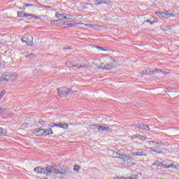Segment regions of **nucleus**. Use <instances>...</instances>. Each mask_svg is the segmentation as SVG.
<instances>
[{"mask_svg":"<svg viewBox=\"0 0 179 179\" xmlns=\"http://www.w3.org/2000/svg\"><path fill=\"white\" fill-rule=\"evenodd\" d=\"M46 176H50V174H62V170L59 166H46Z\"/></svg>","mask_w":179,"mask_h":179,"instance_id":"obj_1","label":"nucleus"},{"mask_svg":"<svg viewBox=\"0 0 179 179\" xmlns=\"http://www.w3.org/2000/svg\"><path fill=\"white\" fill-rule=\"evenodd\" d=\"M117 65V62L115 61H113L111 62L108 63L107 64H101L99 66L101 69H106V71H110V69H114Z\"/></svg>","mask_w":179,"mask_h":179,"instance_id":"obj_2","label":"nucleus"},{"mask_svg":"<svg viewBox=\"0 0 179 179\" xmlns=\"http://www.w3.org/2000/svg\"><path fill=\"white\" fill-rule=\"evenodd\" d=\"M57 90L59 97H66L68 94H72V91H70L69 89L66 87L59 88Z\"/></svg>","mask_w":179,"mask_h":179,"instance_id":"obj_3","label":"nucleus"},{"mask_svg":"<svg viewBox=\"0 0 179 179\" xmlns=\"http://www.w3.org/2000/svg\"><path fill=\"white\" fill-rule=\"evenodd\" d=\"M22 43H26L27 45H33V36L27 34L22 38Z\"/></svg>","mask_w":179,"mask_h":179,"instance_id":"obj_4","label":"nucleus"},{"mask_svg":"<svg viewBox=\"0 0 179 179\" xmlns=\"http://www.w3.org/2000/svg\"><path fill=\"white\" fill-rule=\"evenodd\" d=\"M92 127H94V129H98V131H106V132H111V128L108 127L106 124L102 125V126H99L97 124H93Z\"/></svg>","mask_w":179,"mask_h":179,"instance_id":"obj_5","label":"nucleus"},{"mask_svg":"<svg viewBox=\"0 0 179 179\" xmlns=\"http://www.w3.org/2000/svg\"><path fill=\"white\" fill-rule=\"evenodd\" d=\"M52 24H56L57 26H62L64 24V26H72V24L71 23H66L65 21H62L61 20H55V21H52L51 22Z\"/></svg>","mask_w":179,"mask_h":179,"instance_id":"obj_6","label":"nucleus"},{"mask_svg":"<svg viewBox=\"0 0 179 179\" xmlns=\"http://www.w3.org/2000/svg\"><path fill=\"white\" fill-rule=\"evenodd\" d=\"M34 172L37 173V174H47V168L38 166L34 169Z\"/></svg>","mask_w":179,"mask_h":179,"instance_id":"obj_7","label":"nucleus"},{"mask_svg":"<svg viewBox=\"0 0 179 179\" xmlns=\"http://www.w3.org/2000/svg\"><path fill=\"white\" fill-rule=\"evenodd\" d=\"M2 82H10V73H4L1 77Z\"/></svg>","mask_w":179,"mask_h":179,"instance_id":"obj_8","label":"nucleus"},{"mask_svg":"<svg viewBox=\"0 0 179 179\" xmlns=\"http://www.w3.org/2000/svg\"><path fill=\"white\" fill-rule=\"evenodd\" d=\"M95 5H111L110 0H94Z\"/></svg>","mask_w":179,"mask_h":179,"instance_id":"obj_9","label":"nucleus"},{"mask_svg":"<svg viewBox=\"0 0 179 179\" xmlns=\"http://www.w3.org/2000/svg\"><path fill=\"white\" fill-rule=\"evenodd\" d=\"M54 127H57V128H63V129H68V124L65 122H62L60 124H53V125L50 126L51 128H54Z\"/></svg>","mask_w":179,"mask_h":179,"instance_id":"obj_10","label":"nucleus"},{"mask_svg":"<svg viewBox=\"0 0 179 179\" xmlns=\"http://www.w3.org/2000/svg\"><path fill=\"white\" fill-rule=\"evenodd\" d=\"M39 132H43L41 134V135H52V129L51 128H49L48 129H41L39 130Z\"/></svg>","mask_w":179,"mask_h":179,"instance_id":"obj_11","label":"nucleus"},{"mask_svg":"<svg viewBox=\"0 0 179 179\" xmlns=\"http://www.w3.org/2000/svg\"><path fill=\"white\" fill-rule=\"evenodd\" d=\"M136 127L139 129H145V131H149L150 129H149V126L146 124H136Z\"/></svg>","mask_w":179,"mask_h":179,"instance_id":"obj_12","label":"nucleus"},{"mask_svg":"<svg viewBox=\"0 0 179 179\" xmlns=\"http://www.w3.org/2000/svg\"><path fill=\"white\" fill-rule=\"evenodd\" d=\"M17 79V74L15 73H10V82H15Z\"/></svg>","mask_w":179,"mask_h":179,"instance_id":"obj_13","label":"nucleus"},{"mask_svg":"<svg viewBox=\"0 0 179 179\" xmlns=\"http://www.w3.org/2000/svg\"><path fill=\"white\" fill-rule=\"evenodd\" d=\"M65 15L66 14H61L59 13H56L55 17H57V19H59V20L64 21V20L65 19Z\"/></svg>","mask_w":179,"mask_h":179,"instance_id":"obj_14","label":"nucleus"},{"mask_svg":"<svg viewBox=\"0 0 179 179\" xmlns=\"http://www.w3.org/2000/svg\"><path fill=\"white\" fill-rule=\"evenodd\" d=\"M136 138H139V139H141V141H146L148 139V137L141 136V134L134 135L132 136L133 139H136Z\"/></svg>","mask_w":179,"mask_h":179,"instance_id":"obj_15","label":"nucleus"},{"mask_svg":"<svg viewBox=\"0 0 179 179\" xmlns=\"http://www.w3.org/2000/svg\"><path fill=\"white\" fill-rule=\"evenodd\" d=\"M64 19L66 20V22H68L67 23H71V22H72V15L69 14H66L64 16Z\"/></svg>","mask_w":179,"mask_h":179,"instance_id":"obj_16","label":"nucleus"},{"mask_svg":"<svg viewBox=\"0 0 179 179\" xmlns=\"http://www.w3.org/2000/svg\"><path fill=\"white\" fill-rule=\"evenodd\" d=\"M73 66H74L75 68H89L90 65L89 63H85L83 64L82 65H73Z\"/></svg>","mask_w":179,"mask_h":179,"instance_id":"obj_17","label":"nucleus"},{"mask_svg":"<svg viewBox=\"0 0 179 179\" xmlns=\"http://www.w3.org/2000/svg\"><path fill=\"white\" fill-rule=\"evenodd\" d=\"M120 159H121V160H123V162H124V163H127V162H128L129 160V157H128L125 155H121Z\"/></svg>","mask_w":179,"mask_h":179,"instance_id":"obj_18","label":"nucleus"},{"mask_svg":"<svg viewBox=\"0 0 179 179\" xmlns=\"http://www.w3.org/2000/svg\"><path fill=\"white\" fill-rule=\"evenodd\" d=\"M145 148L146 149H150V150H152V152H155L156 153H161V152H157V150H159L157 145H154L153 148L152 147H150V148L145 147Z\"/></svg>","mask_w":179,"mask_h":179,"instance_id":"obj_19","label":"nucleus"},{"mask_svg":"<svg viewBox=\"0 0 179 179\" xmlns=\"http://www.w3.org/2000/svg\"><path fill=\"white\" fill-rule=\"evenodd\" d=\"M112 156H113V157H114V159H120L121 154L118 153L115 151H113V153H112Z\"/></svg>","mask_w":179,"mask_h":179,"instance_id":"obj_20","label":"nucleus"},{"mask_svg":"<svg viewBox=\"0 0 179 179\" xmlns=\"http://www.w3.org/2000/svg\"><path fill=\"white\" fill-rule=\"evenodd\" d=\"M27 17H28V20H31V19H40V17H37V15H34V14H27Z\"/></svg>","mask_w":179,"mask_h":179,"instance_id":"obj_21","label":"nucleus"},{"mask_svg":"<svg viewBox=\"0 0 179 179\" xmlns=\"http://www.w3.org/2000/svg\"><path fill=\"white\" fill-rule=\"evenodd\" d=\"M161 30H164V31H167V30H171V26H164V25H162L160 27Z\"/></svg>","mask_w":179,"mask_h":179,"instance_id":"obj_22","label":"nucleus"},{"mask_svg":"<svg viewBox=\"0 0 179 179\" xmlns=\"http://www.w3.org/2000/svg\"><path fill=\"white\" fill-rule=\"evenodd\" d=\"M17 16H19V17H27V14H26L25 12L20 11L17 13Z\"/></svg>","mask_w":179,"mask_h":179,"instance_id":"obj_23","label":"nucleus"},{"mask_svg":"<svg viewBox=\"0 0 179 179\" xmlns=\"http://www.w3.org/2000/svg\"><path fill=\"white\" fill-rule=\"evenodd\" d=\"M84 26H86L87 27H90L91 29H97L99 26L93 24H84Z\"/></svg>","mask_w":179,"mask_h":179,"instance_id":"obj_24","label":"nucleus"},{"mask_svg":"<svg viewBox=\"0 0 179 179\" xmlns=\"http://www.w3.org/2000/svg\"><path fill=\"white\" fill-rule=\"evenodd\" d=\"M166 13L165 12H156V15L161 18L166 17Z\"/></svg>","mask_w":179,"mask_h":179,"instance_id":"obj_25","label":"nucleus"},{"mask_svg":"<svg viewBox=\"0 0 179 179\" xmlns=\"http://www.w3.org/2000/svg\"><path fill=\"white\" fill-rule=\"evenodd\" d=\"M153 72L154 73H159V75H167V73H164L160 69H155Z\"/></svg>","mask_w":179,"mask_h":179,"instance_id":"obj_26","label":"nucleus"},{"mask_svg":"<svg viewBox=\"0 0 179 179\" xmlns=\"http://www.w3.org/2000/svg\"><path fill=\"white\" fill-rule=\"evenodd\" d=\"M159 167H162V169H170V167H173V166L161 164L159 165Z\"/></svg>","mask_w":179,"mask_h":179,"instance_id":"obj_27","label":"nucleus"},{"mask_svg":"<svg viewBox=\"0 0 179 179\" xmlns=\"http://www.w3.org/2000/svg\"><path fill=\"white\" fill-rule=\"evenodd\" d=\"M0 135L1 136L6 135V130L3 129L1 127H0Z\"/></svg>","mask_w":179,"mask_h":179,"instance_id":"obj_28","label":"nucleus"},{"mask_svg":"<svg viewBox=\"0 0 179 179\" xmlns=\"http://www.w3.org/2000/svg\"><path fill=\"white\" fill-rule=\"evenodd\" d=\"M174 16H176L174 14L171 13H166L165 17L166 19H170V17H174Z\"/></svg>","mask_w":179,"mask_h":179,"instance_id":"obj_29","label":"nucleus"},{"mask_svg":"<svg viewBox=\"0 0 179 179\" xmlns=\"http://www.w3.org/2000/svg\"><path fill=\"white\" fill-rule=\"evenodd\" d=\"M148 146H157V143H155V141H149Z\"/></svg>","mask_w":179,"mask_h":179,"instance_id":"obj_30","label":"nucleus"},{"mask_svg":"<svg viewBox=\"0 0 179 179\" xmlns=\"http://www.w3.org/2000/svg\"><path fill=\"white\" fill-rule=\"evenodd\" d=\"M136 155H137V156H148V154L144 152H138Z\"/></svg>","mask_w":179,"mask_h":179,"instance_id":"obj_31","label":"nucleus"},{"mask_svg":"<svg viewBox=\"0 0 179 179\" xmlns=\"http://www.w3.org/2000/svg\"><path fill=\"white\" fill-rule=\"evenodd\" d=\"M6 94V91H5V90H2L0 92V99L1 100L2 99V97H3V96H5Z\"/></svg>","mask_w":179,"mask_h":179,"instance_id":"obj_32","label":"nucleus"},{"mask_svg":"<svg viewBox=\"0 0 179 179\" xmlns=\"http://www.w3.org/2000/svg\"><path fill=\"white\" fill-rule=\"evenodd\" d=\"M115 179H136V178H134L133 177H127V178H124V177H117Z\"/></svg>","mask_w":179,"mask_h":179,"instance_id":"obj_33","label":"nucleus"},{"mask_svg":"<svg viewBox=\"0 0 179 179\" xmlns=\"http://www.w3.org/2000/svg\"><path fill=\"white\" fill-rule=\"evenodd\" d=\"M169 166H172L171 167H170V169H176L177 170L179 169L178 165L170 164Z\"/></svg>","mask_w":179,"mask_h":179,"instance_id":"obj_34","label":"nucleus"},{"mask_svg":"<svg viewBox=\"0 0 179 179\" xmlns=\"http://www.w3.org/2000/svg\"><path fill=\"white\" fill-rule=\"evenodd\" d=\"M159 22V20L157 18H154V20L150 22V24H155V23H157Z\"/></svg>","mask_w":179,"mask_h":179,"instance_id":"obj_35","label":"nucleus"},{"mask_svg":"<svg viewBox=\"0 0 179 179\" xmlns=\"http://www.w3.org/2000/svg\"><path fill=\"white\" fill-rule=\"evenodd\" d=\"M25 6H26L27 8H29V6H30L31 8H36V5H34V4H29V3H27V4H25Z\"/></svg>","mask_w":179,"mask_h":179,"instance_id":"obj_36","label":"nucleus"},{"mask_svg":"<svg viewBox=\"0 0 179 179\" xmlns=\"http://www.w3.org/2000/svg\"><path fill=\"white\" fill-rule=\"evenodd\" d=\"M79 169H80L79 165H75L73 170H74V171H79Z\"/></svg>","mask_w":179,"mask_h":179,"instance_id":"obj_37","label":"nucleus"},{"mask_svg":"<svg viewBox=\"0 0 179 179\" xmlns=\"http://www.w3.org/2000/svg\"><path fill=\"white\" fill-rule=\"evenodd\" d=\"M41 131V129H36V132H37L38 135H41V134H43V131Z\"/></svg>","mask_w":179,"mask_h":179,"instance_id":"obj_38","label":"nucleus"},{"mask_svg":"<svg viewBox=\"0 0 179 179\" xmlns=\"http://www.w3.org/2000/svg\"><path fill=\"white\" fill-rule=\"evenodd\" d=\"M162 164L160 162H156L155 164H152V166H157L159 167V165Z\"/></svg>","mask_w":179,"mask_h":179,"instance_id":"obj_39","label":"nucleus"},{"mask_svg":"<svg viewBox=\"0 0 179 179\" xmlns=\"http://www.w3.org/2000/svg\"><path fill=\"white\" fill-rule=\"evenodd\" d=\"M72 50V47L64 48V50Z\"/></svg>","mask_w":179,"mask_h":179,"instance_id":"obj_40","label":"nucleus"},{"mask_svg":"<svg viewBox=\"0 0 179 179\" xmlns=\"http://www.w3.org/2000/svg\"><path fill=\"white\" fill-rule=\"evenodd\" d=\"M98 50L103 51L104 50L101 47H98Z\"/></svg>","mask_w":179,"mask_h":179,"instance_id":"obj_41","label":"nucleus"},{"mask_svg":"<svg viewBox=\"0 0 179 179\" xmlns=\"http://www.w3.org/2000/svg\"><path fill=\"white\" fill-rule=\"evenodd\" d=\"M132 155H133V156H138V155H136V152H133V153H132Z\"/></svg>","mask_w":179,"mask_h":179,"instance_id":"obj_42","label":"nucleus"},{"mask_svg":"<svg viewBox=\"0 0 179 179\" xmlns=\"http://www.w3.org/2000/svg\"><path fill=\"white\" fill-rule=\"evenodd\" d=\"M147 23H150V22H152V21H150V20H147Z\"/></svg>","mask_w":179,"mask_h":179,"instance_id":"obj_43","label":"nucleus"},{"mask_svg":"<svg viewBox=\"0 0 179 179\" xmlns=\"http://www.w3.org/2000/svg\"><path fill=\"white\" fill-rule=\"evenodd\" d=\"M80 24H83V22H80Z\"/></svg>","mask_w":179,"mask_h":179,"instance_id":"obj_44","label":"nucleus"},{"mask_svg":"<svg viewBox=\"0 0 179 179\" xmlns=\"http://www.w3.org/2000/svg\"><path fill=\"white\" fill-rule=\"evenodd\" d=\"M113 127H114L113 125V126H111V127L113 128Z\"/></svg>","mask_w":179,"mask_h":179,"instance_id":"obj_45","label":"nucleus"},{"mask_svg":"<svg viewBox=\"0 0 179 179\" xmlns=\"http://www.w3.org/2000/svg\"><path fill=\"white\" fill-rule=\"evenodd\" d=\"M0 66H1V64H0Z\"/></svg>","mask_w":179,"mask_h":179,"instance_id":"obj_46","label":"nucleus"}]
</instances>
